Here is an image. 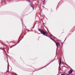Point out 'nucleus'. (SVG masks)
<instances>
[{
    "label": "nucleus",
    "mask_w": 75,
    "mask_h": 75,
    "mask_svg": "<svg viewBox=\"0 0 75 75\" xmlns=\"http://www.w3.org/2000/svg\"><path fill=\"white\" fill-rule=\"evenodd\" d=\"M44 1H45V0H44Z\"/></svg>",
    "instance_id": "10"
},
{
    "label": "nucleus",
    "mask_w": 75,
    "mask_h": 75,
    "mask_svg": "<svg viewBox=\"0 0 75 75\" xmlns=\"http://www.w3.org/2000/svg\"><path fill=\"white\" fill-rule=\"evenodd\" d=\"M50 39H51V40H53V41H54V42H55V40H54V39H52V38H50Z\"/></svg>",
    "instance_id": "5"
},
{
    "label": "nucleus",
    "mask_w": 75,
    "mask_h": 75,
    "mask_svg": "<svg viewBox=\"0 0 75 75\" xmlns=\"http://www.w3.org/2000/svg\"><path fill=\"white\" fill-rule=\"evenodd\" d=\"M59 61H60L59 62V67H61V59H59Z\"/></svg>",
    "instance_id": "2"
},
{
    "label": "nucleus",
    "mask_w": 75,
    "mask_h": 75,
    "mask_svg": "<svg viewBox=\"0 0 75 75\" xmlns=\"http://www.w3.org/2000/svg\"><path fill=\"white\" fill-rule=\"evenodd\" d=\"M4 51H5V50H4Z\"/></svg>",
    "instance_id": "9"
},
{
    "label": "nucleus",
    "mask_w": 75,
    "mask_h": 75,
    "mask_svg": "<svg viewBox=\"0 0 75 75\" xmlns=\"http://www.w3.org/2000/svg\"><path fill=\"white\" fill-rule=\"evenodd\" d=\"M41 30H41V29H39V31H40V32H41Z\"/></svg>",
    "instance_id": "7"
},
{
    "label": "nucleus",
    "mask_w": 75,
    "mask_h": 75,
    "mask_svg": "<svg viewBox=\"0 0 75 75\" xmlns=\"http://www.w3.org/2000/svg\"><path fill=\"white\" fill-rule=\"evenodd\" d=\"M27 1H29V2L30 1V0H27Z\"/></svg>",
    "instance_id": "8"
},
{
    "label": "nucleus",
    "mask_w": 75,
    "mask_h": 75,
    "mask_svg": "<svg viewBox=\"0 0 75 75\" xmlns=\"http://www.w3.org/2000/svg\"><path fill=\"white\" fill-rule=\"evenodd\" d=\"M55 42L56 45H57V47H58V45H59V43L58 42L56 43V42Z\"/></svg>",
    "instance_id": "4"
},
{
    "label": "nucleus",
    "mask_w": 75,
    "mask_h": 75,
    "mask_svg": "<svg viewBox=\"0 0 75 75\" xmlns=\"http://www.w3.org/2000/svg\"><path fill=\"white\" fill-rule=\"evenodd\" d=\"M30 6L31 7H32L33 8V10H34V8L33 6H32L31 5H30Z\"/></svg>",
    "instance_id": "6"
},
{
    "label": "nucleus",
    "mask_w": 75,
    "mask_h": 75,
    "mask_svg": "<svg viewBox=\"0 0 75 75\" xmlns=\"http://www.w3.org/2000/svg\"><path fill=\"white\" fill-rule=\"evenodd\" d=\"M72 72V71L70 70L69 71L68 74H71Z\"/></svg>",
    "instance_id": "3"
},
{
    "label": "nucleus",
    "mask_w": 75,
    "mask_h": 75,
    "mask_svg": "<svg viewBox=\"0 0 75 75\" xmlns=\"http://www.w3.org/2000/svg\"><path fill=\"white\" fill-rule=\"evenodd\" d=\"M41 33L42 34H43L44 35H46V36H47V33H45V32L44 31V30H41Z\"/></svg>",
    "instance_id": "1"
}]
</instances>
